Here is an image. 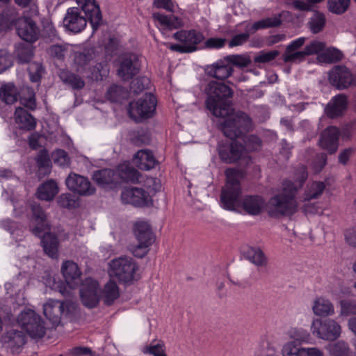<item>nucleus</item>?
I'll use <instances>...</instances> for the list:
<instances>
[{"mask_svg": "<svg viewBox=\"0 0 356 356\" xmlns=\"http://www.w3.org/2000/svg\"><path fill=\"white\" fill-rule=\"evenodd\" d=\"M152 18L159 23L163 33L181 28L183 26L181 20L175 15L168 16L160 13H154L152 14Z\"/></svg>", "mask_w": 356, "mask_h": 356, "instance_id": "obj_30", "label": "nucleus"}, {"mask_svg": "<svg viewBox=\"0 0 356 356\" xmlns=\"http://www.w3.org/2000/svg\"><path fill=\"white\" fill-rule=\"evenodd\" d=\"M100 288L98 282L90 278H86L80 289V297L83 305L88 308L96 307L99 301Z\"/></svg>", "mask_w": 356, "mask_h": 356, "instance_id": "obj_12", "label": "nucleus"}, {"mask_svg": "<svg viewBox=\"0 0 356 356\" xmlns=\"http://www.w3.org/2000/svg\"><path fill=\"white\" fill-rule=\"evenodd\" d=\"M249 37H250V34L248 32L236 35L229 42V47H234L242 45L246 41H248V40L249 39Z\"/></svg>", "mask_w": 356, "mask_h": 356, "instance_id": "obj_63", "label": "nucleus"}, {"mask_svg": "<svg viewBox=\"0 0 356 356\" xmlns=\"http://www.w3.org/2000/svg\"><path fill=\"white\" fill-rule=\"evenodd\" d=\"M26 91H27V93L29 95L28 97L22 96L20 97V102L25 107H26L31 110H34L36 107L35 93H34L33 90L30 88H27Z\"/></svg>", "mask_w": 356, "mask_h": 356, "instance_id": "obj_59", "label": "nucleus"}, {"mask_svg": "<svg viewBox=\"0 0 356 356\" xmlns=\"http://www.w3.org/2000/svg\"><path fill=\"white\" fill-rule=\"evenodd\" d=\"M342 53L337 49L329 48L325 49L317 56V60L320 63H333L341 60Z\"/></svg>", "mask_w": 356, "mask_h": 356, "instance_id": "obj_40", "label": "nucleus"}, {"mask_svg": "<svg viewBox=\"0 0 356 356\" xmlns=\"http://www.w3.org/2000/svg\"><path fill=\"white\" fill-rule=\"evenodd\" d=\"M59 207L65 209H72L76 208L79 205L77 200L70 193H63L57 199Z\"/></svg>", "mask_w": 356, "mask_h": 356, "instance_id": "obj_47", "label": "nucleus"}, {"mask_svg": "<svg viewBox=\"0 0 356 356\" xmlns=\"http://www.w3.org/2000/svg\"><path fill=\"white\" fill-rule=\"evenodd\" d=\"M173 38L181 42L185 47H190L193 49V51L197 49V44L200 43L204 36L200 32H197L195 30H181L173 34Z\"/></svg>", "mask_w": 356, "mask_h": 356, "instance_id": "obj_25", "label": "nucleus"}, {"mask_svg": "<svg viewBox=\"0 0 356 356\" xmlns=\"http://www.w3.org/2000/svg\"><path fill=\"white\" fill-rule=\"evenodd\" d=\"M149 84V79L146 77H140L134 79L130 86V90L134 93L142 92Z\"/></svg>", "mask_w": 356, "mask_h": 356, "instance_id": "obj_58", "label": "nucleus"}, {"mask_svg": "<svg viewBox=\"0 0 356 356\" xmlns=\"http://www.w3.org/2000/svg\"><path fill=\"white\" fill-rule=\"evenodd\" d=\"M280 52L277 50L270 51H261L254 58V61L256 63H266L274 60Z\"/></svg>", "mask_w": 356, "mask_h": 356, "instance_id": "obj_53", "label": "nucleus"}, {"mask_svg": "<svg viewBox=\"0 0 356 356\" xmlns=\"http://www.w3.org/2000/svg\"><path fill=\"white\" fill-rule=\"evenodd\" d=\"M74 303L70 300L59 301L49 300L43 306V313L54 325H58L61 316L67 314L71 308H74Z\"/></svg>", "mask_w": 356, "mask_h": 356, "instance_id": "obj_11", "label": "nucleus"}, {"mask_svg": "<svg viewBox=\"0 0 356 356\" xmlns=\"http://www.w3.org/2000/svg\"><path fill=\"white\" fill-rule=\"evenodd\" d=\"M18 323L32 338H42L45 334L44 321L33 310L28 309L20 313Z\"/></svg>", "mask_w": 356, "mask_h": 356, "instance_id": "obj_7", "label": "nucleus"}, {"mask_svg": "<svg viewBox=\"0 0 356 356\" xmlns=\"http://www.w3.org/2000/svg\"><path fill=\"white\" fill-rule=\"evenodd\" d=\"M307 54L305 49L302 51H289L285 50L282 55V59L284 63H300L305 60Z\"/></svg>", "mask_w": 356, "mask_h": 356, "instance_id": "obj_48", "label": "nucleus"}, {"mask_svg": "<svg viewBox=\"0 0 356 356\" xmlns=\"http://www.w3.org/2000/svg\"><path fill=\"white\" fill-rule=\"evenodd\" d=\"M78 6L84 12L94 30H96L102 22V13L95 0H76Z\"/></svg>", "mask_w": 356, "mask_h": 356, "instance_id": "obj_18", "label": "nucleus"}, {"mask_svg": "<svg viewBox=\"0 0 356 356\" xmlns=\"http://www.w3.org/2000/svg\"><path fill=\"white\" fill-rule=\"evenodd\" d=\"M61 272L70 289H74L80 284L81 272L76 263L72 261H64L61 266Z\"/></svg>", "mask_w": 356, "mask_h": 356, "instance_id": "obj_22", "label": "nucleus"}, {"mask_svg": "<svg viewBox=\"0 0 356 356\" xmlns=\"http://www.w3.org/2000/svg\"><path fill=\"white\" fill-rule=\"evenodd\" d=\"M106 96L112 102H118L126 97V92L121 86L113 85L108 89Z\"/></svg>", "mask_w": 356, "mask_h": 356, "instance_id": "obj_51", "label": "nucleus"}, {"mask_svg": "<svg viewBox=\"0 0 356 356\" xmlns=\"http://www.w3.org/2000/svg\"><path fill=\"white\" fill-rule=\"evenodd\" d=\"M134 161L140 170H148L153 168L156 161L152 152L147 149H141L135 154Z\"/></svg>", "mask_w": 356, "mask_h": 356, "instance_id": "obj_33", "label": "nucleus"}, {"mask_svg": "<svg viewBox=\"0 0 356 356\" xmlns=\"http://www.w3.org/2000/svg\"><path fill=\"white\" fill-rule=\"evenodd\" d=\"M139 72V63L136 56L130 55L125 57L121 62L118 74L123 80L132 79Z\"/></svg>", "mask_w": 356, "mask_h": 356, "instance_id": "obj_24", "label": "nucleus"}, {"mask_svg": "<svg viewBox=\"0 0 356 356\" xmlns=\"http://www.w3.org/2000/svg\"><path fill=\"white\" fill-rule=\"evenodd\" d=\"M252 126L243 133L241 135L231 138L232 142H221L218 144V151L219 156L222 161L225 163H231L238 161L245 153V148L243 145L239 143L236 139L241 138L243 135H245L250 129Z\"/></svg>", "mask_w": 356, "mask_h": 356, "instance_id": "obj_8", "label": "nucleus"}, {"mask_svg": "<svg viewBox=\"0 0 356 356\" xmlns=\"http://www.w3.org/2000/svg\"><path fill=\"white\" fill-rule=\"evenodd\" d=\"M92 55L86 53H76L74 58L75 65L77 66V70L85 67L92 60Z\"/></svg>", "mask_w": 356, "mask_h": 356, "instance_id": "obj_57", "label": "nucleus"}, {"mask_svg": "<svg viewBox=\"0 0 356 356\" xmlns=\"http://www.w3.org/2000/svg\"><path fill=\"white\" fill-rule=\"evenodd\" d=\"M58 190L57 183L49 179L38 186L35 195L41 200L51 201L57 195Z\"/></svg>", "mask_w": 356, "mask_h": 356, "instance_id": "obj_32", "label": "nucleus"}, {"mask_svg": "<svg viewBox=\"0 0 356 356\" xmlns=\"http://www.w3.org/2000/svg\"><path fill=\"white\" fill-rule=\"evenodd\" d=\"M1 341L4 348L14 353L25 344L26 335L23 331L13 329L1 336Z\"/></svg>", "mask_w": 356, "mask_h": 356, "instance_id": "obj_19", "label": "nucleus"}, {"mask_svg": "<svg viewBox=\"0 0 356 356\" xmlns=\"http://www.w3.org/2000/svg\"><path fill=\"white\" fill-rule=\"evenodd\" d=\"M243 257L259 268H264L267 266L268 259L264 252L258 247L245 246L241 251Z\"/></svg>", "mask_w": 356, "mask_h": 356, "instance_id": "obj_26", "label": "nucleus"}, {"mask_svg": "<svg viewBox=\"0 0 356 356\" xmlns=\"http://www.w3.org/2000/svg\"><path fill=\"white\" fill-rule=\"evenodd\" d=\"M340 305L341 314L346 315L356 314V304L348 300H341Z\"/></svg>", "mask_w": 356, "mask_h": 356, "instance_id": "obj_64", "label": "nucleus"}, {"mask_svg": "<svg viewBox=\"0 0 356 356\" xmlns=\"http://www.w3.org/2000/svg\"><path fill=\"white\" fill-rule=\"evenodd\" d=\"M59 76L65 83L68 84L73 89H81L85 86L84 81L79 75L67 70H61Z\"/></svg>", "mask_w": 356, "mask_h": 356, "instance_id": "obj_38", "label": "nucleus"}, {"mask_svg": "<svg viewBox=\"0 0 356 356\" xmlns=\"http://www.w3.org/2000/svg\"><path fill=\"white\" fill-rule=\"evenodd\" d=\"M143 353L153 356H166L165 353V345L163 342L159 343L156 345L145 346L143 349Z\"/></svg>", "mask_w": 356, "mask_h": 356, "instance_id": "obj_56", "label": "nucleus"}, {"mask_svg": "<svg viewBox=\"0 0 356 356\" xmlns=\"http://www.w3.org/2000/svg\"><path fill=\"white\" fill-rule=\"evenodd\" d=\"M42 243L47 254L53 259L58 257V242L54 234L48 232L44 233L42 236Z\"/></svg>", "mask_w": 356, "mask_h": 356, "instance_id": "obj_34", "label": "nucleus"}, {"mask_svg": "<svg viewBox=\"0 0 356 356\" xmlns=\"http://www.w3.org/2000/svg\"><path fill=\"white\" fill-rule=\"evenodd\" d=\"M309 339V334L301 331L300 335L295 336V340L284 344L282 349V356H302L303 347L301 346V343L307 342Z\"/></svg>", "mask_w": 356, "mask_h": 356, "instance_id": "obj_23", "label": "nucleus"}, {"mask_svg": "<svg viewBox=\"0 0 356 356\" xmlns=\"http://www.w3.org/2000/svg\"><path fill=\"white\" fill-rule=\"evenodd\" d=\"M229 65H234L238 68L248 67L251 63V58L248 54H232L225 56Z\"/></svg>", "mask_w": 356, "mask_h": 356, "instance_id": "obj_45", "label": "nucleus"}, {"mask_svg": "<svg viewBox=\"0 0 356 356\" xmlns=\"http://www.w3.org/2000/svg\"><path fill=\"white\" fill-rule=\"evenodd\" d=\"M36 163L38 168H46L45 173L51 172V163L47 150L44 149L40 152L36 158Z\"/></svg>", "mask_w": 356, "mask_h": 356, "instance_id": "obj_52", "label": "nucleus"}, {"mask_svg": "<svg viewBox=\"0 0 356 356\" xmlns=\"http://www.w3.org/2000/svg\"><path fill=\"white\" fill-rule=\"evenodd\" d=\"M93 181L99 186L106 188L118 184L115 171L105 168L95 171L92 175Z\"/></svg>", "mask_w": 356, "mask_h": 356, "instance_id": "obj_28", "label": "nucleus"}, {"mask_svg": "<svg viewBox=\"0 0 356 356\" xmlns=\"http://www.w3.org/2000/svg\"><path fill=\"white\" fill-rule=\"evenodd\" d=\"M312 309L314 314L318 316H327L334 313L333 305L323 298H318L314 302Z\"/></svg>", "mask_w": 356, "mask_h": 356, "instance_id": "obj_35", "label": "nucleus"}, {"mask_svg": "<svg viewBox=\"0 0 356 356\" xmlns=\"http://www.w3.org/2000/svg\"><path fill=\"white\" fill-rule=\"evenodd\" d=\"M13 65L11 56L5 49H0V73L4 72Z\"/></svg>", "mask_w": 356, "mask_h": 356, "instance_id": "obj_60", "label": "nucleus"}, {"mask_svg": "<svg viewBox=\"0 0 356 356\" xmlns=\"http://www.w3.org/2000/svg\"><path fill=\"white\" fill-rule=\"evenodd\" d=\"M204 72L208 76L223 81L233 74L234 68L229 65L225 56L223 58L207 65Z\"/></svg>", "mask_w": 356, "mask_h": 356, "instance_id": "obj_17", "label": "nucleus"}, {"mask_svg": "<svg viewBox=\"0 0 356 356\" xmlns=\"http://www.w3.org/2000/svg\"><path fill=\"white\" fill-rule=\"evenodd\" d=\"M326 18L323 13L314 11L313 15L309 18L308 27L310 31L316 34L321 32L325 26Z\"/></svg>", "mask_w": 356, "mask_h": 356, "instance_id": "obj_41", "label": "nucleus"}, {"mask_svg": "<svg viewBox=\"0 0 356 356\" xmlns=\"http://www.w3.org/2000/svg\"><path fill=\"white\" fill-rule=\"evenodd\" d=\"M137 269L138 267L133 259L124 256L113 259L110 261L108 273L111 277L127 283L133 280Z\"/></svg>", "mask_w": 356, "mask_h": 356, "instance_id": "obj_6", "label": "nucleus"}, {"mask_svg": "<svg viewBox=\"0 0 356 356\" xmlns=\"http://www.w3.org/2000/svg\"><path fill=\"white\" fill-rule=\"evenodd\" d=\"M330 356H350V348L346 343L339 341L327 346Z\"/></svg>", "mask_w": 356, "mask_h": 356, "instance_id": "obj_44", "label": "nucleus"}, {"mask_svg": "<svg viewBox=\"0 0 356 356\" xmlns=\"http://www.w3.org/2000/svg\"><path fill=\"white\" fill-rule=\"evenodd\" d=\"M54 162L58 165L65 166L68 164L69 158L65 151L63 149L56 150L53 155Z\"/></svg>", "mask_w": 356, "mask_h": 356, "instance_id": "obj_61", "label": "nucleus"}, {"mask_svg": "<svg viewBox=\"0 0 356 356\" xmlns=\"http://www.w3.org/2000/svg\"><path fill=\"white\" fill-rule=\"evenodd\" d=\"M330 83L339 90H344L356 85V75L344 65H336L329 72Z\"/></svg>", "mask_w": 356, "mask_h": 356, "instance_id": "obj_10", "label": "nucleus"}, {"mask_svg": "<svg viewBox=\"0 0 356 356\" xmlns=\"http://www.w3.org/2000/svg\"><path fill=\"white\" fill-rule=\"evenodd\" d=\"M67 188L81 196H90L95 194V187L87 177L76 173H70L65 180Z\"/></svg>", "mask_w": 356, "mask_h": 356, "instance_id": "obj_13", "label": "nucleus"}, {"mask_svg": "<svg viewBox=\"0 0 356 356\" xmlns=\"http://www.w3.org/2000/svg\"><path fill=\"white\" fill-rule=\"evenodd\" d=\"M325 48V44L318 40H314L305 46V51L307 56L321 53Z\"/></svg>", "mask_w": 356, "mask_h": 356, "instance_id": "obj_54", "label": "nucleus"}, {"mask_svg": "<svg viewBox=\"0 0 356 356\" xmlns=\"http://www.w3.org/2000/svg\"><path fill=\"white\" fill-rule=\"evenodd\" d=\"M312 332L317 337L327 341L337 339L341 334L340 325L332 319L314 320L311 327Z\"/></svg>", "mask_w": 356, "mask_h": 356, "instance_id": "obj_9", "label": "nucleus"}, {"mask_svg": "<svg viewBox=\"0 0 356 356\" xmlns=\"http://www.w3.org/2000/svg\"><path fill=\"white\" fill-rule=\"evenodd\" d=\"M145 186L147 187L149 191L147 193L150 195V193H156L161 189V185L159 179L154 177H147L145 181Z\"/></svg>", "mask_w": 356, "mask_h": 356, "instance_id": "obj_62", "label": "nucleus"}, {"mask_svg": "<svg viewBox=\"0 0 356 356\" xmlns=\"http://www.w3.org/2000/svg\"><path fill=\"white\" fill-rule=\"evenodd\" d=\"M65 28L74 33L81 31L86 26L87 19L77 8H70L63 19Z\"/></svg>", "mask_w": 356, "mask_h": 356, "instance_id": "obj_20", "label": "nucleus"}, {"mask_svg": "<svg viewBox=\"0 0 356 356\" xmlns=\"http://www.w3.org/2000/svg\"><path fill=\"white\" fill-rule=\"evenodd\" d=\"M225 173L227 182L222 188L220 195L222 207L231 211L241 209L245 213L251 216L260 214L265 207V200L260 195H246L239 201L241 193L239 182L241 172L235 169L229 168Z\"/></svg>", "mask_w": 356, "mask_h": 356, "instance_id": "obj_2", "label": "nucleus"}, {"mask_svg": "<svg viewBox=\"0 0 356 356\" xmlns=\"http://www.w3.org/2000/svg\"><path fill=\"white\" fill-rule=\"evenodd\" d=\"M15 54L19 63H29L33 56V47L30 44H19L16 47Z\"/></svg>", "mask_w": 356, "mask_h": 356, "instance_id": "obj_42", "label": "nucleus"}, {"mask_svg": "<svg viewBox=\"0 0 356 356\" xmlns=\"http://www.w3.org/2000/svg\"><path fill=\"white\" fill-rule=\"evenodd\" d=\"M282 24L281 16L275 15L254 22L250 29L252 33L259 29L277 27Z\"/></svg>", "mask_w": 356, "mask_h": 356, "instance_id": "obj_39", "label": "nucleus"}, {"mask_svg": "<svg viewBox=\"0 0 356 356\" xmlns=\"http://www.w3.org/2000/svg\"><path fill=\"white\" fill-rule=\"evenodd\" d=\"M134 233L137 243L129 245V251L136 257L143 258L149 252V247L154 243V235L149 225L146 222H137Z\"/></svg>", "mask_w": 356, "mask_h": 356, "instance_id": "obj_4", "label": "nucleus"}, {"mask_svg": "<svg viewBox=\"0 0 356 356\" xmlns=\"http://www.w3.org/2000/svg\"><path fill=\"white\" fill-rule=\"evenodd\" d=\"M119 296L120 292L117 284L113 280H109L105 284L103 291L104 303L107 305H111Z\"/></svg>", "mask_w": 356, "mask_h": 356, "instance_id": "obj_36", "label": "nucleus"}, {"mask_svg": "<svg viewBox=\"0 0 356 356\" xmlns=\"http://www.w3.org/2000/svg\"><path fill=\"white\" fill-rule=\"evenodd\" d=\"M18 91L12 83H6L0 88V98L8 104H12L17 102Z\"/></svg>", "mask_w": 356, "mask_h": 356, "instance_id": "obj_37", "label": "nucleus"}, {"mask_svg": "<svg viewBox=\"0 0 356 356\" xmlns=\"http://www.w3.org/2000/svg\"><path fill=\"white\" fill-rule=\"evenodd\" d=\"M207 95V108L218 118H225L220 129L226 137H237L248 130L252 120L244 112H233L232 104L227 101L233 96V90L226 84L211 81L204 88Z\"/></svg>", "mask_w": 356, "mask_h": 356, "instance_id": "obj_1", "label": "nucleus"}, {"mask_svg": "<svg viewBox=\"0 0 356 356\" xmlns=\"http://www.w3.org/2000/svg\"><path fill=\"white\" fill-rule=\"evenodd\" d=\"M305 166H299L295 172V182L284 181L283 191L274 195L268 203V212L272 217L289 216L298 210V203L295 198L298 189L302 187L307 179Z\"/></svg>", "mask_w": 356, "mask_h": 356, "instance_id": "obj_3", "label": "nucleus"}, {"mask_svg": "<svg viewBox=\"0 0 356 356\" xmlns=\"http://www.w3.org/2000/svg\"><path fill=\"white\" fill-rule=\"evenodd\" d=\"M156 106V99L151 93L145 94L141 98L129 103V117L136 122L150 118L153 116Z\"/></svg>", "mask_w": 356, "mask_h": 356, "instance_id": "obj_5", "label": "nucleus"}, {"mask_svg": "<svg viewBox=\"0 0 356 356\" xmlns=\"http://www.w3.org/2000/svg\"><path fill=\"white\" fill-rule=\"evenodd\" d=\"M28 72L31 81L32 82H38L41 78L42 65L38 63H31L28 67Z\"/></svg>", "mask_w": 356, "mask_h": 356, "instance_id": "obj_55", "label": "nucleus"}, {"mask_svg": "<svg viewBox=\"0 0 356 356\" xmlns=\"http://www.w3.org/2000/svg\"><path fill=\"white\" fill-rule=\"evenodd\" d=\"M121 200L124 204L143 207L152 204V197L141 188H125L121 193Z\"/></svg>", "mask_w": 356, "mask_h": 356, "instance_id": "obj_14", "label": "nucleus"}, {"mask_svg": "<svg viewBox=\"0 0 356 356\" xmlns=\"http://www.w3.org/2000/svg\"><path fill=\"white\" fill-rule=\"evenodd\" d=\"M325 185L323 181H314L307 186L305 191V200H310L312 199L318 198L323 191L325 190Z\"/></svg>", "mask_w": 356, "mask_h": 356, "instance_id": "obj_46", "label": "nucleus"}, {"mask_svg": "<svg viewBox=\"0 0 356 356\" xmlns=\"http://www.w3.org/2000/svg\"><path fill=\"white\" fill-rule=\"evenodd\" d=\"M348 99L344 94L334 96L325 107V113L331 118H337L343 114L346 109Z\"/></svg>", "mask_w": 356, "mask_h": 356, "instance_id": "obj_27", "label": "nucleus"}, {"mask_svg": "<svg viewBox=\"0 0 356 356\" xmlns=\"http://www.w3.org/2000/svg\"><path fill=\"white\" fill-rule=\"evenodd\" d=\"M67 44H54L48 49V54L50 56L58 60H63L67 53Z\"/></svg>", "mask_w": 356, "mask_h": 356, "instance_id": "obj_50", "label": "nucleus"}, {"mask_svg": "<svg viewBox=\"0 0 356 356\" xmlns=\"http://www.w3.org/2000/svg\"><path fill=\"white\" fill-rule=\"evenodd\" d=\"M15 120L21 129L31 131L35 128V119L24 108L18 107L15 112Z\"/></svg>", "mask_w": 356, "mask_h": 356, "instance_id": "obj_31", "label": "nucleus"}, {"mask_svg": "<svg viewBox=\"0 0 356 356\" xmlns=\"http://www.w3.org/2000/svg\"><path fill=\"white\" fill-rule=\"evenodd\" d=\"M243 136L241 138H243V140L245 143V146H243L245 151L246 149L248 151H256L261 148V140L259 137L254 135Z\"/></svg>", "mask_w": 356, "mask_h": 356, "instance_id": "obj_49", "label": "nucleus"}, {"mask_svg": "<svg viewBox=\"0 0 356 356\" xmlns=\"http://www.w3.org/2000/svg\"><path fill=\"white\" fill-rule=\"evenodd\" d=\"M26 207L30 208L32 212V220L37 224L32 229L33 234L40 236L42 232L49 229V223L47 220V215L40 205L32 200L26 204Z\"/></svg>", "mask_w": 356, "mask_h": 356, "instance_id": "obj_16", "label": "nucleus"}, {"mask_svg": "<svg viewBox=\"0 0 356 356\" xmlns=\"http://www.w3.org/2000/svg\"><path fill=\"white\" fill-rule=\"evenodd\" d=\"M118 175V183L121 181L138 183L140 177V173L129 163H123L118 166L115 171Z\"/></svg>", "mask_w": 356, "mask_h": 356, "instance_id": "obj_29", "label": "nucleus"}, {"mask_svg": "<svg viewBox=\"0 0 356 356\" xmlns=\"http://www.w3.org/2000/svg\"><path fill=\"white\" fill-rule=\"evenodd\" d=\"M350 0H327V8L329 12L335 15H342L349 8Z\"/></svg>", "mask_w": 356, "mask_h": 356, "instance_id": "obj_43", "label": "nucleus"}, {"mask_svg": "<svg viewBox=\"0 0 356 356\" xmlns=\"http://www.w3.org/2000/svg\"><path fill=\"white\" fill-rule=\"evenodd\" d=\"M339 137V129L333 126L329 127L322 132L318 145L330 154H333L337 150Z\"/></svg>", "mask_w": 356, "mask_h": 356, "instance_id": "obj_21", "label": "nucleus"}, {"mask_svg": "<svg viewBox=\"0 0 356 356\" xmlns=\"http://www.w3.org/2000/svg\"><path fill=\"white\" fill-rule=\"evenodd\" d=\"M16 25L17 34L22 40L29 43L38 40L40 29L31 18L22 17L17 20Z\"/></svg>", "mask_w": 356, "mask_h": 356, "instance_id": "obj_15", "label": "nucleus"}]
</instances>
